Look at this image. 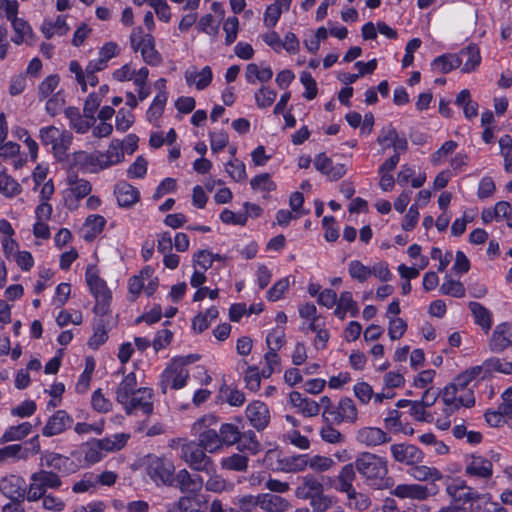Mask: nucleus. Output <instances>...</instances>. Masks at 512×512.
<instances>
[{
    "label": "nucleus",
    "instance_id": "cd10ccee",
    "mask_svg": "<svg viewBox=\"0 0 512 512\" xmlns=\"http://www.w3.org/2000/svg\"><path fill=\"white\" fill-rule=\"evenodd\" d=\"M462 64V59L455 53H447L436 57L431 62V69L437 73H449Z\"/></svg>",
    "mask_w": 512,
    "mask_h": 512
},
{
    "label": "nucleus",
    "instance_id": "c85d7f7f",
    "mask_svg": "<svg viewBox=\"0 0 512 512\" xmlns=\"http://www.w3.org/2000/svg\"><path fill=\"white\" fill-rule=\"evenodd\" d=\"M291 503L284 497L273 493L261 494V509L265 512H287Z\"/></svg>",
    "mask_w": 512,
    "mask_h": 512
},
{
    "label": "nucleus",
    "instance_id": "2eb2a0df",
    "mask_svg": "<svg viewBox=\"0 0 512 512\" xmlns=\"http://www.w3.org/2000/svg\"><path fill=\"white\" fill-rule=\"evenodd\" d=\"M512 345V325L507 322L498 324L489 340V348L494 353H500Z\"/></svg>",
    "mask_w": 512,
    "mask_h": 512
},
{
    "label": "nucleus",
    "instance_id": "6e6d98bb",
    "mask_svg": "<svg viewBox=\"0 0 512 512\" xmlns=\"http://www.w3.org/2000/svg\"><path fill=\"white\" fill-rule=\"evenodd\" d=\"M218 433L222 445H233L240 439L238 427L230 423L222 424Z\"/></svg>",
    "mask_w": 512,
    "mask_h": 512
},
{
    "label": "nucleus",
    "instance_id": "4468645a",
    "mask_svg": "<svg viewBox=\"0 0 512 512\" xmlns=\"http://www.w3.org/2000/svg\"><path fill=\"white\" fill-rule=\"evenodd\" d=\"M246 417L257 431L264 430L270 422L269 409L261 401H254L247 406Z\"/></svg>",
    "mask_w": 512,
    "mask_h": 512
},
{
    "label": "nucleus",
    "instance_id": "0e129e2a",
    "mask_svg": "<svg viewBox=\"0 0 512 512\" xmlns=\"http://www.w3.org/2000/svg\"><path fill=\"white\" fill-rule=\"evenodd\" d=\"M250 185L253 190H259L264 192L273 191L276 187L270 175L267 173H263L253 177L250 181Z\"/></svg>",
    "mask_w": 512,
    "mask_h": 512
},
{
    "label": "nucleus",
    "instance_id": "c756f323",
    "mask_svg": "<svg viewBox=\"0 0 512 512\" xmlns=\"http://www.w3.org/2000/svg\"><path fill=\"white\" fill-rule=\"evenodd\" d=\"M86 283L94 297L111 295L106 282L99 277L94 266L89 265L85 273Z\"/></svg>",
    "mask_w": 512,
    "mask_h": 512
},
{
    "label": "nucleus",
    "instance_id": "e2e57ef3",
    "mask_svg": "<svg viewBox=\"0 0 512 512\" xmlns=\"http://www.w3.org/2000/svg\"><path fill=\"white\" fill-rule=\"evenodd\" d=\"M333 423L334 422L332 421L326 422V425L323 426L320 431L321 438L325 442L331 444H339L344 442L345 437L332 426Z\"/></svg>",
    "mask_w": 512,
    "mask_h": 512
},
{
    "label": "nucleus",
    "instance_id": "9d476101",
    "mask_svg": "<svg viewBox=\"0 0 512 512\" xmlns=\"http://www.w3.org/2000/svg\"><path fill=\"white\" fill-rule=\"evenodd\" d=\"M101 151H78L73 155V164L85 173H98L105 169Z\"/></svg>",
    "mask_w": 512,
    "mask_h": 512
},
{
    "label": "nucleus",
    "instance_id": "e433bc0d",
    "mask_svg": "<svg viewBox=\"0 0 512 512\" xmlns=\"http://www.w3.org/2000/svg\"><path fill=\"white\" fill-rule=\"evenodd\" d=\"M69 185V193L76 199H82L88 196L92 190L91 183L83 178H79L75 174H71L67 178Z\"/></svg>",
    "mask_w": 512,
    "mask_h": 512
},
{
    "label": "nucleus",
    "instance_id": "603ef678",
    "mask_svg": "<svg viewBox=\"0 0 512 512\" xmlns=\"http://www.w3.org/2000/svg\"><path fill=\"white\" fill-rule=\"evenodd\" d=\"M225 170L228 175L236 182L245 181L247 178L245 164L237 159L233 158L227 162Z\"/></svg>",
    "mask_w": 512,
    "mask_h": 512
},
{
    "label": "nucleus",
    "instance_id": "4d7b16f0",
    "mask_svg": "<svg viewBox=\"0 0 512 512\" xmlns=\"http://www.w3.org/2000/svg\"><path fill=\"white\" fill-rule=\"evenodd\" d=\"M457 147V142L453 140L444 142L441 147L432 154L431 163L435 166L442 164L445 159L456 150Z\"/></svg>",
    "mask_w": 512,
    "mask_h": 512
},
{
    "label": "nucleus",
    "instance_id": "680f3d73",
    "mask_svg": "<svg viewBox=\"0 0 512 512\" xmlns=\"http://www.w3.org/2000/svg\"><path fill=\"white\" fill-rule=\"evenodd\" d=\"M64 105V94L62 91H57L55 94L47 98L45 110L49 115L55 116L61 112Z\"/></svg>",
    "mask_w": 512,
    "mask_h": 512
},
{
    "label": "nucleus",
    "instance_id": "9b49d317",
    "mask_svg": "<svg viewBox=\"0 0 512 512\" xmlns=\"http://www.w3.org/2000/svg\"><path fill=\"white\" fill-rule=\"evenodd\" d=\"M390 450L395 461L410 467L413 464L422 463L424 459L423 452L412 444H393Z\"/></svg>",
    "mask_w": 512,
    "mask_h": 512
},
{
    "label": "nucleus",
    "instance_id": "a19ab883",
    "mask_svg": "<svg viewBox=\"0 0 512 512\" xmlns=\"http://www.w3.org/2000/svg\"><path fill=\"white\" fill-rule=\"evenodd\" d=\"M32 431V425L29 422L9 427L2 434V442L20 441L28 436Z\"/></svg>",
    "mask_w": 512,
    "mask_h": 512
},
{
    "label": "nucleus",
    "instance_id": "5701e85b",
    "mask_svg": "<svg viewBox=\"0 0 512 512\" xmlns=\"http://www.w3.org/2000/svg\"><path fill=\"white\" fill-rule=\"evenodd\" d=\"M173 487L179 488L182 492L195 493L203 486V480L200 476H192L186 469H181L177 474H173Z\"/></svg>",
    "mask_w": 512,
    "mask_h": 512
},
{
    "label": "nucleus",
    "instance_id": "6e6552de",
    "mask_svg": "<svg viewBox=\"0 0 512 512\" xmlns=\"http://www.w3.org/2000/svg\"><path fill=\"white\" fill-rule=\"evenodd\" d=\"M205 419L198 420L193 429L198 433V443L201 448L209 453H214L222 448L219 433L215 429L205 427Z\"/></svg>",
    "mask_w": 512,
    "mask_h": 512
},
{
    "label": "nucleus",
    "instance_id": "a18cd8bd",
    "mask_svg": "<svg viewBox=\"0 0 512 512\" xmlns=\"http://www.w3.org/2000/svg\"><path fill=\"white\" fill-rule=\"evenodd\" d=\"M60 83V77L57 74H51L43 79L38 85V98L39 100L47 99L48 97L55 94V90L58 88Z\"/></svg>",
    "mask_w": 512,
    "mask_h": 512
},
{
    "label": "nucleus",
    "instance_id": "2f4dec72",
    "mask_svg": "<svg viewBox=\"0 0 512 512\" xmlns=\"http://www.w3.org/2000/svg\"><path fill=\"white\" fill-rule=\"evenodd\" d=\"M457 55H459L462 60L464 57L466 58V61L462 67L463 73H471L475 71L481 63L480 49L474 43H471L465 48L461 49Z\"/></svg>",
    "mask_w": 512,
    "mask_h": 512
},
{
    "label": "nucleus",
    "instance_id": "20e7f679",
    "mask_svg": "<svg viewBox=\"0 0 512 512\" xmlns=\"http://www.w3.org/2000/svg\"><path fill=\"white\" fill-rule=\"evenodd\" d=\"M175 467L172 461L165 457L149 455L147 474L156 484L172 485Z\"/></svg>",
    "mask_w": 512,
    "mask_h": 512
},
{
    "label": "nucleus",
    "instance_id": "a211bd4d",
    "mask_svg": "<svg viewBox=\"0 0 512 512\" xmlns=\"http://www.w3.org/2000/svg\"><path fill=\"white\" fill-rule=\"evenodd\" d=\"M314 166L331 181H336L346 174L344 164H333L332 160L324 153H320L315 157Z\"/></svg>",
    "mask_w": 512,
    "mask_h": 512
},
{
    "label": "nucleus",
    "instance_id": "423d86ee",
    "mask_svg": "<svg viewBox=\"0 0 512 512\" xmlns=\"http://www.w3.org/2000/svg\"><path fill=\"white\" fill-rule=\"evenodd\" d=\"M189 372L186 368H182L181 364L171 362L164 370L160 380L161 392L167 393L168 388L180 389L185 386Z\"/></svg>",
    "mask_w": 512,
    "mask_h": 512
},
{
    "label": "nucleus",
    "instance_id": "6ab92c4d",
    "mask_svg": "<svg viewBox=\"0 0 512 512\" xmlns=\"http://www.w3.org/2000/svg\"><path fill=\"white\" fill-rule=\"evenodd\" d=\"M358 418V412L354 401L351 398H342L331 413V421L335 424L342 422L354 423Z\"/></svg>",
    "mask_w": 512,
    "mask_h": 512
},
{
    "label": "nucleus",
    "instance_id": "1a4fd4ad",
    "mask_svg": "<svg viewBox=\"0 0 512 512\" xmlns=\"http://www.w3.org/2000/svg\"><path fill=\"white\" fill-rule=\"evenodd\" d=\"M437 493L436 485L428 487L420 484H399L392 491L391 494L401 499H412L423 501L429 496Z\"/></svg>",
    "mask_w": 512,
    "mask_h": 512
},
{
    "label": "nucleus",
    "instance_id": "5fc2aeb1",
    "mask_svg": "<svg viewBox=\"0 0 512 512\" xmlns=\"http://www.w3.org/2000/svg\"><path fill=\"white\" fill-rule=\"evenodd\" d=\"M153 270L150 267H145L141 270L140 275H134L129 279V292L133 295L132 300H135L144 288V277L150 278Z\"/></svg>",
    "mask_w": 512,
    "mask_h": 512
},
{
    "label": "nucleus",
    "instance_id": "37998d69",
    "mask_svg": "<svg viewBox=\"0 0 512 512\" xmlns=\"http://www.w3.org/2000/svg\"><path fill=\"white\" fill-rule=\"evenodd\" d=\"M71 143L72 134L69 131L62 129L60 136L57 137V140L51 145L54 156L57 159L62 160L66 156Z\"/></svg>",
    "mask_w": 512,
    "mask_h": 512
},
{
    "label": "nucleus",
    "instance_id": "f03ea898",
    "mask_svg": "<svg viewBox=\"0 0 512 512\" xmlns=\"http://www.w3.org/2000/svg\"><path fill=\"white\" fill-rule=\"evenodd\" d=\"M62 485V481L58 474L40 470L31 475V483L26 494L29 502H35L41 499L47 489H58Z\"/></svg>",
    "mask_w": 512,
    "mask_h": 512
},
{
    "label": "nucleus",
    "instance_id": "f3484780",
    "mask_svg": "<svg viewBox=\"0 0 512 512\" xmlns=\"http://www.w3.org/2000/svg\"><path fill=\"white\" fill-rule=\"evenodd\" d=\"M440 397L444 404L464 405L466 408H471L475 405V396L473 390H467L465 393L458 396L459 390L452 384H448L442 390H439Z\"/></svg>",
    "mask_w": 512,
    "mask_h": 512
},
{
    "label": "nucleus",
    "instance_id": "3c124183",
    "mask_svg": "<svg viewBox=\"0 0 512 512\" xmlns=\"http://www.w3.org/2000/svg\"><path fill=\"white\" fill-rule=\"evenodd\" d=\"M44 459L46 466L56 469L60 472H68L69 466L73 464L70 458L58 453H48L44 456Z\"/></svg>",
    "mask_w": 512,
    "mask_h": 512
},
{
    "label": "nucleus",
    "instance_id": "f257e3e1",
    "mask_svg": "<svg viewBox=\"0 0 512 512\" xmlns=\"http://www.w3.org/2000/svg\"><path fill=\"white\" fill-rule=\"evenodd\" d=\"M353 463L356 471L372 484L382 481L388 474L387 460L371 452L359 453Z\"/></svg>",
    "mask_w": 512,
    "mask_h": 512
},
{
    "label": "nucleus",
    "instance_id": "4c0bfd02",
    "mask_svg": "<svg viewBox=\"0 0 512 512\" xmlns=\"http://www.w3.org/2000/svg\"><path fill=\"white\" fill-rule=\"evenodd\" d=\"M137 379L134 372L125 376L116 389V401L126 403L127 398L137 392Z\"/></svg>",
    "mask_w": 512,
    "mask_h": 512
},
{
    "label": "nucleus",
    "instance_id": "4be33fe9",
    "mask_svg": "<svg viewBox=\"0 0 512 512\" xmlns=\"http://www.w3.org/2000/svg\"><path fill=\"white\" fill-rule=\"evenodd\" d=\"M482 220L485 223L506 222L512 224V206L509 202L500 201L493 208L485 209L482 212Z\"/></svg>",
    "mask_w": 512,
    "mask_h": 512
},
{
    "label": "nucleus",
    "instance_id": "338daca9",
    "mask_svg": "<svg viewBox=\"0 0 512 512\" xmlns=\"http://www.w3.org/2000/svg\"><path fill=\"white\" fill-rule=\"evenodd\" d=\"M440 291L444 295H449L456 298H462L465 296V287L464 285L452 279L445 281L441 287Z\"/></svg>",
    "mask_w": 512,
    "mask_h": 512
},
{
    "label": "nucleus",
    "instance_id": "0eeeda50",
    "mask_svg": "<svg viewBox=\"0 0 512 512\" xmlns=\"http://www.w3.org/2000/svg\"><path fill=\"white\" fill-rule=\"evenodd\" d=\"M131 43L136 51H140L145 63L150 66H158L162 62L161 54L155 48L154 37L151 34H145L137 38L135 33L131 35Z\"/></svg>",
    "mask_w": 512,
    "mask_h": 512
},
{
    "label": "nucleus",
    "instance_id": "7ed1b4c3",
    "mask_svg": "<svg viewBox=\"0 0 512 512\" xmlns=\"http://www.w3.org/2000/svg\"><path fill=\"white\" fill-rule=\"evenodd\" d=\"M181 457L195 471L205 472L206 474L216 472L211 457L206 455L205 450L195 442L182 446Z\"/></svg>",
    "mask_w": 512,
    "mask_h": 512
},
{
    "label": "nucleus",
    "instance_id": "8fccbe9b",
    "mask_svg": "<svg viewBox=\"0 0 512 512\" xmlns=\"http://www.w3.org/2000/svg\"><path fill=\"white\" fill-rule=\"evenodd\" d=\"M30 456V449L21 444H11L2 447V460H27Z\"/></svg>",
    "mask_w": 512,
    "mask_h": 512
},
{
    "label": "nucleus",
    "instance_id": "c9c22d12",
    "mask_svg": "<svg viewBox=\"0 0 512 512\" xmlns=\"http://www.w3.org/2000/svg\"><path fill=\"white\" fill-rule=\"evenodd\" d=\"M469 309L474 316L475 323L479 325L485 333H488L492 327L491 312L478 302H470Z\"/></svg>",
    "mask_w": 512,
    "mask_h": 512
},
{
    "label": "nucleus",
    "instance_id": "c03bdc74",
    "mask_svg": "<svg viewBox=\"0 0 512 512\" xmlns=\"http://www.w3.org/2000/svg\"><path fill=\"white\" fill-rule=\"evenodd\" d=\"M201 502L196 496H182L172 504L171 512H200Z\"/></svg>",
    "mask_w": 512,
    "mask_h": 512
},
{
    "label": "nucleus",
    "instance_id": "774afa93",
    "mask_svg": "<svg viewBox=\"0 0 512 512\" xmlns=\"http://www.w3.org/2000/svg\"><path fill=\"white\" fill-rule=\"evenodd\" d=\"M348 271L350 276L359 282H365L370 277V268L358 260L349 263Z\"/></svg>",
    "mask_w": 512,
    "mask_h": 512
},
{
    "label": "nucleus",
    "instance_id": "393cba45",
    "mask_svg": "<svg viewBox=\"0 0 512 512\" xmlns=\"http://www.w3.org/2000/svg\"><path fill=\"white\" fill-rule=\"evenodd\" d=\"M273 77V71L268 65L249 63L245 70V79L249 84H262L269 82Z\"/></svg>",
    "mask_w": 512,
    "mask_h": 512
},
{
    "label": "nucleus",
    "instance_id": "a878e982",
    "mask_svg": "<svg viewBox=\"0 0 512 512\" xmlns=\"http://www.w3.org/2000/svg\"><path fill=\"white\" fill-rule=\"evenodd\" d=\"M408 473L417 481L431 482L430 487H433L436 481H440L444 477L443 474L437 468L421 465L420 463L413 464L408 470Z\"/></svg>",
    "mask_w": 512,
    "mask_h": 512
},
{
    "label": "nucleus",
    "instance_id": "bf43d9fd",
    "mask_svg": "<svg viewBox=\"0 0 512 512\" xmlns=\"http://www.w3.org/2000/svg\"><path fill=\"white\" fill-rule=\"evenodd\" d=\"M347 498L348 506L358 511L367 510L371 505L369 497L366 494L357 492L356 489L347 493Z\"/></svg>",
    "mask_w": 512,
    "mask_h": 512
},
{
    "label": "nucleus",
    "instance_id": "b1692460",
    "mask_svg": "<svg viewBox=\"0 0 512 512\" xmlns=\"http://www.w3.org/2000/svg\"><path fill=\"white\" fill-rule=\"evenodd\" d=\"M2 494L11 500H21L25 496V481L15 475L2 478Z\"/></svg>",
    "mask_w": 512,
    "mask_h": 512
},
{
    "label": "nucleus",
    "instance_id": "ddd939ff",
    "mask_svg": "<svg viewBox=\"0 0 512 512\" xmlns=\"http://www.w3.org/2000/svg\"><path fill=\"white\" fill-rule=\"evenodd\" d=\"M464 472L468 477L478 478L487 482L492 478L493 464L489 459L483 456L471 455Z\"/></svg>",
    "mask_w": 512,
    "mask_h": 512
},
{
    "label": "nucleus",
    "instance_id": "ea45409f",
    "mask_svg": "<svg viewBox=\"0 0 512 512\" xmlns=\"http://www.w3.org/2000/svg\"><path fill=\"white\" fill-rule=\"evenodd\" d=\"M280 470L286 473L301 472L308 466L307 455L288 456L279 460Z\"/></svg>",
    "mask_w": 512,
    "mask_h": 512
},
{
    "label": "nucleus",
    "instance_id": "de8ad7c7",
    "mask_svg": "<svg viewBox=\"0 0 512 512\" xmlns=\"http://www.w3.org/2000/svg\"><path fill=\"white\" fill-rule=\"evenodd\" d=\"M238 448L241 451H248L251 454H257L261 450V444L256 439V435L252 430L240 433L238 439Z\"/></svg>",
    "mask_w": 512,
    "mask_h": 512
},
{
    "label": "nucleus",
    "instance_id": "f704fd0d",
    "mask_svg": "<svg viewBox=\"0 0 512 512\" xmlns=\"http://www.w3.org/2000/svg\"><path fill=\"white\" fill-rule=\"evenodd\" d=\"M447 493L455 499L462 500L465 503L478 501L482 498L480 493L467 486L465 482H462L459 485L448 486Z\"/></svg>",
    "mask_w": 512,
    "mask_h": 512
},
{
    "label": "nucleus",
    "instance_id": "69168bd1",
    "mask_svg": "<svg viewBox=\"0 0 512 512\" xmlns=\"http://www.w3.org/2000/svg\"><path fill=\"white\" fill-rule=\"evenodd\" d=\"M223 30L225 32V43L226 45H231L235 42L238 30H239V20L237 17L232 16L228 17L223 24Z\"/></svg>",
    "mask_w": 512,
    "mask_h": 512
},
{
    "label": "nucleus",
    "instance_id": "72a5a7b5",
    "mask_svg": "<svg viewBox=\"0 0 512 512\" xmlns=\"http://www.w3.org/2000/svg\"><path fill=\"white\" fill-rule=\"evenodd\" d=\"M41 31L47 39L53 36H63L69 31V25L65 15H58L55 21H44L41 25Z\"/></svg>",
    "mask_w": 512,
    "mask_h": 512
},
{
    "label": "nucleus",
    "instance_id": "09e8293b",
    "mask_svg": "<svg viewBox=\"0 0 512 512\" xmlns=\"http://www.w3.org/2000/svg\"><path fill=\"white\" fill-rule=\"evenodd\" d=\"M128 436L125 434H116L112 438H103L100 440H96L95 443L100 448L101 452L106 451H116L120 450L126 445Z\"/></svg>",
    "mask_w": 512,
    "mask_h": 512
},
{
    "label": "nucleus",
    "instance_id": "412c9836",
    "mask_svg": "<svg viewBox=\"0 0 512 512\" xmlns=\"http://www.w3.org/2000/svg\"><path fill=\"white\" fill-rule=\"evenodd\" d=\"M113 192L120 207H131L140 199L139 190L126 181L116 183Z\"/></svg>",
    "mask_w": 512,
    "mask_h": 512
},
{
    "label": "nucleus",
    "instance_id": "7c9ffc66",
    "mask_svg": "<svg viewBox=\"0 0 512 512\" xmlns=\"http://www.w3.org/2000/svg\"><path fill=\"white\" fill-rule=\"evenodd\" d=\"M11 22L14 36L12 40L14 43L20 45L26 43L29 45L34 44V35L31 26L22 18L14 19Z\"/></svg>",
    "mask_w": 512,
    "mask_h": 512
},
{
    "label": "nucleus",
    "instance_id": "39448f33",
    "mask_svg": "<svg viewBox=\"0 0 512 512\" xmlns=\"http://www.w3.org/2000/svg\"><path fill=\"white\" fill-rule=\"evenodd\" d=\"M153 391L150 388H138L137 392L127 398L126 403H120L128 415H136L142 411L145 415L153 412Z\"/></svg>",
    "mask_w": 512,
    "mask_h": 512
},
{
    "label": "nucleus",
    "instance_id": "864d4df0",
    "mask_svg": "<svg viewBox=\"0 0 512 512\" xmlns=\"http://www.w3.org/2000/svg\"><path fill=\"white\" fill-rule=\"evenodd\" d=\"M221 465L224 469L245 472L248 468V458L241 454H233L224 458Z\"/></svg>",
    "mask_w": 512,
    "mask_h": 512
},
{
    "label": "nucleus",
    "instance_id": "473e14b6",
    "mask_svg": "<svg viewBox=\"0 0 512 512\" xmlns=\"http://www.w3.org/2000/svg\"><path fill=\"white\" fill-rule=\"evenodd\" d=\"M323 492V485L313 475H306L295 494L300 499H311Z\"/></svg>",
    "mask_w": 512,
    "mask_h": 512
},
{
    "label": "nucleus",
    "instance_id": "aec40b11",
    "mask_svg": "<svg viewBox=\"0 0 512 512\" xmlns=\"http://www.w3.org/2000/svg\"><path fill=\"white\" fill-rule=\"evenodd\" d=\"M356 440L368 447L378 446L391 441V437L381 428L363 427L357 431Z\"/></svg>",
    "mask_w": 512,
    "mask_h": 512
},
{
    "label": "nucleus",
    "instance_id": "58836bf2",
    "mask_svg": "<svg viewBox=\"0 0 512 512\" xmlns=\"http://www.w3.org/2000/svg\"><path fill=\"white\" fill-rule=\"evenodd\" d=\"M102 156L105 169L121 163L124 160L122 143L119 140H112L108 149L105 152H102Z\"/></svg>",
    "mask_w": 512,
    "mask_h": 512
},
{
    "label": "nucleus",
    "instance_id": "dca6fc26",
    "mask_svg": "<svg viewBox=\"0 0 512 512\" xmlns=\"http://www.w3.org/2000/svg\"><path fill=\"white\" fill-rule=\"evenodd\" d=\"M184 78L189 87L194 86L201 91L211 84L213 72L210 66H204L201 70H198L195 66H190L185 70Z\"/></svg>",
    "mask_w": 512,
    "mask_h": 512
},
{
    "label": "nucleus",
    "instance_id": "052dcab7",
    "mask_svg": "<svg viewBox=\"0 0 512 512\" xmlns=\"http://www.w3.org/2000/svg\"><path fill=\"white\" fill-rule=\"evenodd\" d=\"M108 339V333L105 329V325L103 320H99V322L94 327V333L88 340V346L91 349H98L102 344H104Z\"/></svg>",
    "mask_w": 512,
    "mask_h": 512
},
{
    "label": "nucleus",
    "instance_id": "bb28decb",
    "mask_svg": "<svg viewBox=\"0 0 512 512\" xmlns=\"http://www.w3.org/2000/svg\"><path fill=\"white\" fill-rule=\"evenodd\" d=\"M356 479L354 463L344 465L335 479V489L342 493H349L355 488L353 482Z\"/></svg>",
    "mask_w": 512,
    "mask_h": 512
},
{
    "label": "nucleus",
    "instance_id": "13d9d810",
    "mask_svg": "<svg viewBox=\"0 0 512 512\" xmlns=\"http://www.w3.org/2000/svg\"><path fill=\"white\" fill-rule=\"evenodd\" d=\"M208 475L210 477L205 483L206 490L215 493H221L223 491H228L232 489L233 484L227 482L222 476L215 474V472Z\"/></svg>",
    "mask_w": 512,
    "mask_h": 512
},
{
    "label": "nucleus",
    "instance_id": "79ce46f5",
    "mask_svg": "<svg viewBox=\"0 0 512 512\" xmlns=\"http://www.w3.org/2000/svg\"><path fill=\"white\" fill-rule=\"evenodd\" d=\"M168 96L166 91H160L153 99L150 107L146 112V117L149 122L157 121L165 108Z\"/></svg>",
    "mask_w": 512,
    "mask_h": 512
},
{
    "label": "nucleus",
    "instance_id": "f8f14e48",
    "mask_svg": "<svg viewBox=\"0 0 512 512\" xmlns=\"http://www.w3.org/2000/svg\"><path fill=\"white\" fill-rule=\"evenodd\" d=\"M73 418L65 410H57L42 428V435L52 437L64 433L73 425Z\"/></svg>",
    "mask_w": 512,
    "mask_h": 512
},
{
    "label": "nucleus",
    "instance_id": "49530a36",
    "mask_svg": "<svg viewBox=\"0 0 512 512\" xmlns=\"http://www.w3.org/2000/svg\"><path fill=\"white\" fill-rule=\"evenodd\" d=\"M277 93L269 86L262 85L254 93L255 102L258 108L265 109L270 107L276 100Z\"/></svg>",
    "mask_w": 512,
    "mask_h": 512
}]
</instances>
